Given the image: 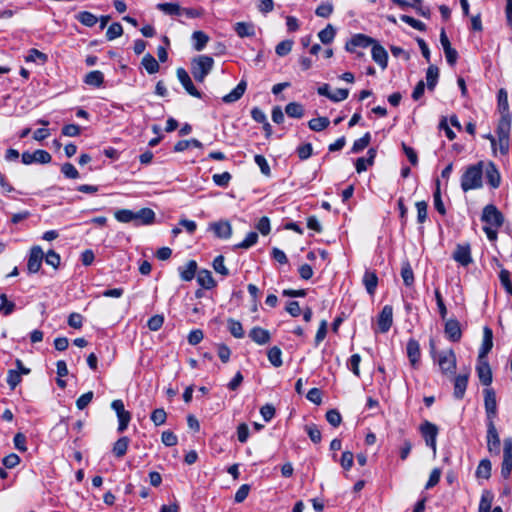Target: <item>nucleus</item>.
<instances>
[{"label": "nucleus", "mask_w": 512, "mask_h": 512, "mask_svg": "<svg viewBox=\"0 0 512 512\" xmlns=\"http://www.w3.org/2000/svg\"><path fill=\"white\" fill-rule=\"evenodd\" d=\"M44 252L40 246H33L30 250L27 269L29 273H37L42 265Z\"/></svg>", "instance_id": "12"}, {"label": "nucleus", "mask_w": 512, "mask_h": 512, "mask_svg": "<svg viewBox=\"0 0 512 512\" xmlns=\"http://www.w3.org/2000/svg\"><path fill=\"white\" fill-rule=\"evenodd\" d=\"M468 385V374H460L454 379V397L462 399Z\"/></svg>", "instance_id": "24"}, {"label": "nucleus", "mask_w": 512, "mask_h": 512, "mask_svg": "<svg viewBox=\"0 0 512 512\" xmlns=\"http://www.w3.org/2000/svg\"><path fill=\"white\" fill-rule=\"evenodd\" d=\"M234 30L240 38L253 37L255 35L254 25L248 22H237L234 25Z\"/></svg>", "instance_id": "29"}, {"label": "nucleus", "mask_w": 512, "mask_h": 512, "mask_svg": "<svg viewBox=\"0 0 512 512\" xmlns=\"http://www.w3.org/2000/svg\"><path fill=\"white\" fill-rule=\"evenodd\" d=\"M193 47L196 51H202L209 41V36L202 31H195L192 34Z\"/></svg>", "instance_id": "35"}, {"label": "nucleus", "mask_w": 512, "mask_h": 512, "mask_svg": "<svg viewBox=\"0 0 512 512\" xmlns=\"http://www.w3.org/2000/svg\"><path fill=\"white\" fill-rule=\"evenodd\" d=\"M155 221V212L150 208H142L141 210L134 212V224L140 225H151Z\"/></svg>", "instance_id": "17"}, {"label": "nucleus", "mask_w": 512, "mask_h": 512, "mask_svg": "<svg viewBox=\"0 0 512 512\" xmlns=\"http://www.w3.org/2000/svg\"><path fill=\"white\" fill-rule=\"evenodd\" d=\"M483 167L484 163L480 161L466 168L461 176V189L464 192L482 187Z\"/></svg>", "instance_id": "2"}, {"label": "nucleus", "mask_w": 512, "mask_h": 512, "mask_svg": "<svg viewBox=\"0 0 512 512\" xmlns=\"http://www.w3.org/2000/svg\"><path fill=\"white\" fill-rule=\"evenodd\" d=\"M491 476V462L488 459H482L476 469V477L488 479Z\"/></svg>", "instance_id": "44"}, {"label": "nucleus", "mask_w": 512, "mask_h": 512, "mask_svg": "<svg viewBox=\"0 0 512 512\" xmlns=\"http://www.w3.org/2000/svg\"><path fill=\"white\" fill-rule=\"evenodd\" d=\"M76 19L86 27H93L98 22V18L88 11L79 12L76 15Z\"/></svg>", "instance_id": "39"}, {"label": "nucleus", "mask_w": 512, "mask_h": 512, "mask_svg": "<svg viewBox=\"0 0 512 512\" xmlns=\"http://www.w3.org/2000/svg\"><path fill=\"white\" fill-rule=\"evenodd\" d=\"M438 364L443 373H453L456 368V356L453 350L439 354Z\"/></svg>", "instance_id": "14"}, {"label": "nucleus", "mask_w": 512, "mask_h": 512, "mask_svg": "<svg viewBox=\"0 0 512 512\" xmlns=\"http://www.w3.org/2000/svg\"><path fill=\"white\" fill-rule=\"evenodd\" d=\"M254 161L260 168L262 174H264L265 176L271 175L270 166H269L266 158L263 155H259V154L255 155Z\"/></svg>", "instance_id": "60"}, {"label": "nucleus", "mask_w": 512, "mask_h": 512, "mask_svg": "<svg viewBox=\"0 0 512 512\" xmlns=\"http://www.w3.org/2000/svg\"><path fill=\"white\" fill-rule=\"evenodd\" d=\"M114 217L121 223L134 222V211L129 209H121L115 212Z\"/></svg>", "instance_id": "53"}, {"label": "nucleus", "mask_w": 512, "mask_h": 512, "mask_svg": "<svg viewBox=\"0 0 512 512\" xmlns=\"http://www.w3.org/2000/svg\"><path fill=\"white\" fill-rule=\"evenodd\" d=\"M487 425V449L491 454L498 455L500 453V437L496 429L494 421H486Z\"/></svg>", "instance_id": "7"}, {"label": "nucleus", "mask_w": 512, "mask_h": 512, "mask_svg": "<svg viewBox=\"0 0 512 512\" xmlns=\"http://www.w3.org/2000/svg\"><path fill=\"white\" fill-rule=\"evenodd\" d=\"M167 414L163 408L155 409L151 413V421L156 425L160 426L166 422Z\"/></svg>", "instance_id": "57"}, {"label": "nucleus", "mask_w": 512, "mask_h": 512, "mask_svg": "<svg viewBox=\"0 0 512 512\" xmlns=\"http://www.w3.org/2000/svg\"><path fill=\"white\" fill-rule=\"evenodd\" d=\"M22 378L20 372L17 370H9L7 375V383L11 390H14L17 385L21 382Z\"/></svg>", "instance_id": "62"}, {"label": "nucleus", "mask_w": 512, "mask_h": 512, "mask_svg": "<svg viewBox=\"0 0 512 512\" xmlns=\"http://www.w3.org/2000/svg\"><path fill=\"white\" fill-rule=\"evenodd\" d=\"M129 443H130V440L128 437L123 436V437L119 438L114 443L113 449H112V452L115 455V457L122 458L128 450Z\"/></svg>", "instance_id": "31"}, {"label": "nucleus", "mask_w": 512, "mask_h": 512, "mask_svg": "<svg viewBox=\"0 0 512 512\" xmlns=\"http://www.w3.org/2000/svg\"><path fill=\"white\" fill-rule=\"evenodd\" d=\"M481 220L486 223L483 227L490 241L497 239L498 229L502 226L504 218L496 206L490 204L484 207Z\"/></svg>", "instance_id": "1"}, {"label": "nucleus", "mask_w": 512, "mask_h": 512, "mask_svg": "<svg viewBox=\"0 0 512 512\" xmlns=\"http://www.w3.org/2000/svg\"><path fill=\"white\" fill-rule=\"evenodd\" d=\"M333 12V5L329 2L321 3L315 10V14L322 18H328Z\"/></svg>", "instance_id": "64"}, {"label": "nucleus", "mask_w": 512, "mask_h": 512, "mask_svg": "<svg viewBox=\"0 0 512 512\" xmlns=\"http://www.w3.org/2000/svg\"><path fill=\"white\" fill-rule=\"evenodd\" d=\"M268 360L274 367H280L283 364L282 351L279 347L274 346L268 350Z\"/></svg>", "instance_id": "43"}, {"label": "nucleus", "mask_w": 512, "mask_h": 512, "mask_svg": "<svg viewBox=\"0 0 512 512\" xmlns=\"http://www.w3.org/2000/svg\"><path fill=\"white\" fill-rule=\"evenodd\" d=\"M433 198H434V207H435V209L441 215H445L446 214V209H445L444 203H443L442 198H441L439 180H437V182H436V190H435V192L433 194Z\"/></svg>", "instance_id": "51"}, {"label": "nucleus", "mask_w": 512, "mask_h": 512, "mask_svg": "<svg viewBox=\"0 0 512 512\" xmlns=\"http://www.w3.org/2000/svg\"><path fill=\"white\" fill-rule=\"evenodd\" d=\"M439 77V69L438 67L431 65L428 67L426 72V80H427V87L428 90L432 91L434 90Z\"/></svg>", "instance_id": "37"}, {"label": "nucleus", "mask_w": 512, "mask_h": 512, "mask_svg": "<svg viewBox=\"0 0 512 512\" xmlns=\"http://www.w3.org/2000/svg\"><path fill=\"white\" fill-rule=\"evenodd\" d=\"M483 393L486 421H494L497 416L496 393L492 388L484 389Z\"/></svg>", "instance_id": "9"}, {"label": "nucleus", "mask_w": 512, "mask_h": 512, "mask_svg": "<svg viewBox=\"0 0 512 512\" xmlns=\"http://www.w3.org/2000/svg\"><path fill=\"white\" fill-rule=\"evenodd\" d=\"M228 329H229L230 333L235 338L241 339L244 337V330H243L242 324L239 321L234 320V319H229L228 320Z\"/></svg>", "instance_id": "52"}, {"label": "nucleus", "mask_w": 512, "mask_h": 512, "mask_svg": "<svg viewBox=\"0 0 512 512\" xmlns=\"http://www.w3.org/2000/svg\"><path fill=\"white\" fill-rule=\"evenodd\" d=\"M371 135L369 132L365 133L361 138L354 141L352 146L353 153H359L364 150L370 143Z\"/></svg>", "instance_id": "48"}, {"label": "nucleus", "mask_w": 512, "mask_h": 512, "mask_svg": "<svg viewBox=\"0 0 512 512\" xmlns=\"http://www.w3.org/2000/svg\"><path fill=\"white\" fill-rule=\"evenodd\" d=\"M249 337L259 345H265L270 342V332L261 327H253L249 332Z\"/></svg>", "instance_id": "21"}, {"label": "nucleus", "mask_w": 512, "mask_h": 512, "mask_svg": "<svg viewBox=\"0 0 512 512\" xmlns=\"http://www.w3.org/2000/svg\"><path fill=\"white\" fill-rule=\"evenodd\" d=\"M214 65L212 57L207 55H199L191 62V73L198 82H203L206 76L211 72Z\"/></svg>", "instance_id": "4"}, {"label": "nucleus", "mask_w": 512, "mask_h": 512, "mask_svg": "<svg viewBox=\"0 0 512 512\" xmlns=\"http://www.w3.org/2000/svg\"><path fill=\"white\" fill-rule=\"evenodd\" d=\"M51 159L52 157L50 153L42 149L35 150L33 153L23 152L21 155V160L25 165H30L32 163L47 164Z\"/></svg>", "instance_id": "10"}, {"label": "nucleus", "mask_w": 512, "mask_h": 512, "mask_svg": "<svg viewBox=\"0 0 512 512\" xmlns=\"http://www.w3.org/2000/svg\"><path fill=\"white\" fill-rule=\"evenodd\" d=\"M123 34V27L120 23L118 22H115V23H112L108 29H107V32H106V37L108 40H114L118 37H120L121 35Z\"/></svg>", "instance_id": "55"}, {"label": "nucleus", "mask_w": 512, "mask_h": 512, "mask_svg": "<svg viewBox=\"0 0 512 512\" xmlns=\"http://www.w3.org/2000/svg\"><path fill=\"white\" fill-rule=\"evenodd\" d=\"M142 65L149 74H155L159 71V63L150 53L143 57Z\"/></svg>", "instance_id": "38"}, {"label": "nucleus", "mask_w": 512, "mask_h": 512, "mask_svg": "<svg viewBox=\"0 0 512 512\" xmlns=\"http://www.w3.org/2000/svg\"><path fill=\"white\" fill-rule=\"evenodd\" d=\"M497 101H498V111L500 113L501 116L503 115H506V114H510L509 112V103H508V94H507V91L503 88H501L499 91H498V95H497Z\"/></svg>", "instance_id": "33"}, {"label": "nucleus", "mask_w": 512, "mask_h": 512, "mask_svg": "<svg viewBox=\"0 0 512 512\" xmlns=\"http://www.w3.org/2000/svg\"><path fill=\"white\" fill-rule=\"evenodd\" d=\"M493 347V332L488 327L483 328V340L479 350L478 358L485 359Z\"/></svg>", "instance_id": "18"}, {"label": "nucleus", "mask_w": 512, "mask_h": 512, "mask_svg": "<svg viewBox=\"0 0 512 512\" xmlns=\"http://www.w3.org/2000/svg\"><path fill=\"white\" fill-rule=\"evenodd\" d=\"M45 262L47 265H50L54 269H57L61 262L60 255L54 250H49L45 255Z\"/></svg>", "instance_id": "61"}, {"label": "nucleus", "mask_w": 512, "mask_h": 512, "mask_svg": "<svg viewBox=\"0 0 512 512\" xmlns=\"http://www.w3.org/2000/svg\"><path fill=\"white\" fill-rule=\"evenodd\" d=\"M197 282L204 289H212L216 286V281L214 280L211 271L206 269L198 272Z\"/></svg>", "instance_id": "26"}, {"label": "nucleus", "mask_w": 512, "mask_h": 512, "mask_svg": "<svg viewBox=\"0 0 512 512\" xmlns=\"http://www.w3.org/2000/svg\"><path fill=\"white\" fill-rule=\"evenodd\" d=\"M213 268L217 273L221 274L222 276L229 275V270L226 268L224 264V257L222 255L217 256L213 260Z\"/></svg>", "instance_id": "63"}, {"label": "nucleus", "mask_w": 512, "mask_h": 512, "mask_svg": "<svg viewBox=\"0 0 512 512\" xmlns=\"http://www.w3.org/2000/svg\"><path fill=\"white\" fill-rule=\"evenodd\" d=\"M373 43H374V40L372 38L367 37L362 34H357V35L353 36L352 39L350 40V42H348L346 44V49L348 51H351L350 45L355 46V47H368L369 45H371Z\"/></svg>", "instance_id": "32"}, {"label": "nucleus", "mask_w": 512, "mask_h": 512, "mask_svg": "<svg viewBox=\"0 0 512 512\" xmlns=\"http://www.w3.org/2000/svg\"><path fill=\"white\" fill-rule=\"evenodd\" d=\"M177 78L186 90V92L196 98H201L202 94L199 90L194 86L188 72L184 68H178L176 71Z\"/></svg>", "instance_id": "13"}, {"label": "nucleus", "mask_w": 512, "mask_h": 512, "mask_svg": "<svg viewBox=\"0 0 512 512\" xmlns=\"http://www.w3.org/2000/svg\"><path fill=\"white\" fill-rule=\"evenodd\" d=\"M393 324V307L385 305L377 320L378 332L387 333Z\"/></svg>", "instance_id": "11"}, {"label": "nucleus", "mask_w": 512, "mask_h": 512, "mask_svg": "<svg viewBox=\"0 0 512 512\" xmlns=\"http://www.w3.org/2000/svg\"><path fill=\"white\" fill-rule=\"evenodd\" d=\"M485 176L487 179L488 184L492 188H498L501 182V177L498 169L496 166L490 162L486 168Z\"/></svg>", "instance_id": "25"}, {"label": "nucleus", "mask_w": 512, "mask_h": 512, "mask_svg": "<svg viewBox=\"0 0 512 512\" xmlns=\"http://www.w3.org/2000/svg\"><path fill=\"white\" fill-rule=\"evenodd\" d=\"M493 496L490 492H484L481 496L478 512H490Z\"/></svg>", "instance_id": "54"}, {"label": "nucleus", "mask_w": 512, "mask_h": 512, "mask_svg": "<svg viewBox=\"0 0 512 512\" xmlns=\"http://www.w3.org/2000/svg\"><path fill=\"white\" fill-rule=\"evenodd\" d=\"M157 9L167 15H182V8L178 3H159Z\"/></svg>", "instance_id": "40"}, {"label": "nucleus", "mask_w": 512, "mask_h": 512, "mask_svg": "<svg viewBox=\"0 0 512 512\" xmlns=\"http://www.w3.org/2000/svg\"><path fill=\"white\" fill-rule=\"evenodd\" d=\"M197 271V263L194 260L188 261L184 266L179 267L180 277L183 281H191Z\"/></svg>", "instance_id": "27"}, {"label": "nucleus", "mask_w": 512, "mask_h": 512, "mask_svg": "<svg viewBox=\"0 0 512 512\" xmlns=\"http://www.w3.org/2000/svg\"><path fill=\"white\" fill-rule=\"evenodd\" d=\"M103 81H104V75L99 70H94V71L89 72L85 76V80H84V82L87 85L94 86V87H100L103 84Z\"/></svg>", "instance_id": "34"}, {"label": "nucleus", "mask_w": 512, "mask_h": 512, "mask_svg": "<svg viewBox=\"0 0 512 512\" xmlns=\"http://www.w3.org/2000/svg\"><path fill=\"white\" fill-rule=\"evenodd\" d=\"M326 420L333 427H338L342 422V416L336 409H331L326 413Z\"/></svg>", "instance_id": "59"}, {"label": "nucleus", "mask_w": 512, "mask_h": 512, "mask_svg": "<svg viewBox=\"0 0 512 512\" xmlns=\"http://www.w3.org/2000/svg\"><path fill=\"white\" fill-rule=\"evenodd\" d=\"M363 284L368 294L374 295L378 285L377 275L374 272L366 271L363 276Z\"/></svg>", "instance_id": "30"}, {"label": "nucleus", "mask_w": 512, "mask_h": 512, "mask_svg": "<svg viewBox=\"0 0 512 512\" xmlns=\"http://www.w3.org/2000/svg\"><path fill=\"white\" fill-rule=\"evenodd\" d=\"M335 34V29L329 24L318 33V37L323 44H329L333 41Z\"/></svg>", "instance_id": "50"}, {"label": "nucleus", "mask_w": 512, "mask_h": 512, "mask_svg": "<svg viewBox=\"0 0 512 512\" xmlns=\"http://www.w3.org/2000/svg\"><path fill=\"white\" fill-rule=\"evenodd\" d=\"M371 50L372 59L382 68L385 69L388 63L387 51L379 44L373 43Z\"/></svg>", "instance_id": "23"}, {"label": "nucleus", "mask_w": 512, "mask_h": 512, "mask_svg": "<svg viewBox=\"0 0 512 512\" xmlns=\"http://www.w3.org/2000/svg\"><path fill=\"white\" fill-rule=\"evenodd\" d=\"M408 359L413 367H416L419 363L421 352L420 345L417 340L410 339L406 346Z\"/></svg>", "instance_id": "20"}, {"label": "nucleus", "mask_w": 512, "mask_h": 512, "mask_svg": "<svg viewBox=\"0 0 512 512\" xmlns=\"http://www.w3.org/2000/svg\"><path fill=\"white\" fill-rule=\"evenodd\" d=\"M285 112L289 117L301 118L304 115L303 106L297 102H291L286 105Z\"/></svg>", "instance_id": "46"}, {"label": "nucleus", "mask_w": 512, "mask_h": 512, "mask_svg": "<svg viewBox=\"0 0 512 512\" xmlns=\"http://www.w3.org/2000/svg\"><path fill=\"white\" fill-rule=\"evenodd\" d=\"M445 334L451 341H453V342L459 341L462 336L459 322L455 319L448 320L445 323Z\"/></svg>", "instance_id": "22"}, {"label": "nucleus", "mask_w": 512, "mask_h": 512, "mask_svg": "<svg viewBox=\"0 0 512 512\" xmlns=\"http://www.w3.org/2000/svg\"><path fill=\"white\" fill-rule=\"evenodd\" d=\"M195 148H203V144L197 139H189V140H180L174 145L175 152H182L188 149L189 147Z\"/></svg>", "instance_id": "41"}, {"label": "nucleus", "mask_w": 512, "mask_h": 512, "mask_svg": "<svg viewBox=\"0 0 512 512\" xmlns=\"http://www.w3.org/2000/svg\"><path fill=\"white\" fill-rule=\"evenodd\" d=\"M419 430L422 437L425 440L426 445L430 447L433 450V453L435 454L436 440L439 432L438 427L435 424L426 420L420 425Z\"/></svg>", "instance_id": "5"}, {"label": "nucleus", "mask_w": 512, "mask_h": 512, "mask_svg": "<svg viewBox=\"0 0 512 512\" xmlns=\"http://www.w3.org/2000/svg\"><path fill=\"white\" fill-rule=\"evenodd\" d=\"M499 279L506 292L512 295V282L510 280V272L502 269L499 273Z\"/></svg>", "instance_id": "58"}, {"label": "nucleus", "mask_w": 512, "mask_h": 512, "mask_svg": "<svg viewBox=\"0 0 512 512\" xmlns=\"http://www.w3.org/2000/svg\"><path fill=\"white\" fill-rule=\"evenodd\" d=\"M330 121L327 117L313 118L308 122V126L311 130L319 132L328 127Z\"/></svg>", "instance_id": "47"}, {"label": "nucleus", "mask_w": 512, "mask_h": 512, "mask_svg": "<svg viewBox=\"0 0 512 512\" xmlns=\"http://www.w3.org/2000/svg\"><path fill=\"white\" fill-rule=\"evenodd\" d=\"M47 60V55L35 48L30 49L28 54L25 56L26 62H38L39 64H44Z\"/></svg>", "instance_id": "42"}, {"label": "nucleus", "mask_w": 512, "mask_h": 512, "mask_svg": "<svg viewBox=\"0 0 512 512\" xmlns=\"http://www.w3.org/2000/svg\"><path fill=\"white\" fill-rule=\"evenodd\" d=\"M512 473V438L504 439L503 461L501 464V476L504 479L510 477Z\"/></svg>", "instance_id": "8"}, {"label": "nucleus", "mask_w": 512, "mask_h": 512, "mask_svg": "<svg viewBox=\"0 0 512 512\" xmlns=\"http://www.w3.org/2000/svg\"><path fill=\"white\" fill-rule=\"evenodd\" d=\"M258 241V234L254 231H251L247 234V236L245 237V239L236 244L235 245V248L236 249H248L250 247H252L253 245H255Z\"/></svg>", "instance_id": "49"}, {"label": "nucleus", "mask_w": 512, "mask_h": 512, "mask_svg": "<svg viewBox=\"0 0 512 512\" xmlns=\"http://www.w3.org/2000/svg\"><path fill=\"white\" fill-rule=\"evenodd\" d=\"M476 371L478 378L483 385L489 386L492 383V371L487 360L478 358Z\"/></svg>", "instance_id": "16"}, {"label": "nucleus", "mask_w": 512, "mask_h": 512, "mask_svg": "<svg viewBox=\"0 0 512 512\" xmlns=\"http://www.w3.org/2000/svg\"><path fill=\"white\" fill-rule=\"evenodd\" d=\"M293 41L292 40H284L277 44L275 48V52L278 56L283 57L289 54L292 50Z\"/></svg>", "instance_id": "56"}, {"label": "nucleus", "mask_w": 512, "mask_h": 512, "mask_svg": "<svg viewBox=\"0 0 512 512\" xmlns=\"http://www.w3.org/2000/svg\"><path fill=\"white\" fill-rule=\"evenodd\" d=\"M209 229L220 239H229L232 235V226L227 220H220L209 225Z\"/></svg>", "instance_id": "15"}, {"label": "nucleus", "mask_w": 512, "mask_h": 512, "mask_svg": "<svg viewBox=\"0 0 512 512\" xmlns=\"http://www.w3.org/2000/svg\"><path fill=\"white\" fill-rule=\"evenodd\" d=\"M401 277L406 286L410 287L414 284V273L408 261L402 263Z\"/></svg>", "instance_id": "36"}, {"label": "nucleus", "mask_w": 512, "mask_h": 512, "mask_svg": "<svg viewBox=\"0 0 512 512\" xmlns=\"http://www.w3.org/2000/svg\"><path fill=\"white\" fill-rule=\"evenodd\" d=\"M453 259L462 266L469 265L472 262L470 247L468 245H458L453 253Z\"/></svg>", "instance_id": "19"}, {"label": "nucleus", "mask_w": 512, "mask_h": 512, "mask_svg": "<svg viewBox=\"0 0 512 512\" xmlns=\"http://www.w3.org/2000/svg\"><path fill=\"white\" fill-rule=\"evenodd\" d=\"M0 314L3 316H8L15 310V303L8 300L7 295L2 293L0 294Z\"/></svg>", "instance_id": "45"}, {"label": "nucleus", "mask_w": 512, "mask_h": 512, "mask_svg": "<svg viewBox=\"0 0 512 512\" xmlns=\"http://www.w3.org/2000/svg\"><path fill=\"white\" fill-rule=\"evenodd\" d=\"M111 408L116 412L118 418L117 430L122 433L127 429L128 424L131 421V413L125 410L124 403L120 399L112 401Z\"/></svg>", "instance_id": "6"}, {"label": "nucleus", "mask_w": 512, "mask_h": 512, "mask_svg": "<svg viewBox=\"0 0 512 512\" xmlns=\"http://www.w3.org/2000/svg\"><path fill=\"white\" fill-rule=\"evenodd\" d=\"M245 90H246V82L242 80L238 83V85L230 93H228L227 95H225L223 97V101L225 103H233V102L239 100L243 96Z\"/></svg>", "instance_id": "28"}, {"label": "nucleus", "mask_w": 512, "mask_h": 512, "mask_svg": "<svg viewBox=\"0 0 512 512\" xmlns=\"http://www.w3.org/2000/svg\"><path fill=\"white\" fill-rule=\"evenodd\" d=\"M511 122L512 117L511 114H506L500 117L496 129V134L498 138V147L499 151L502 155H507L509 152L510 146V131H511Z\"/></svg>", "instance_id": "3"}]
</instances>
